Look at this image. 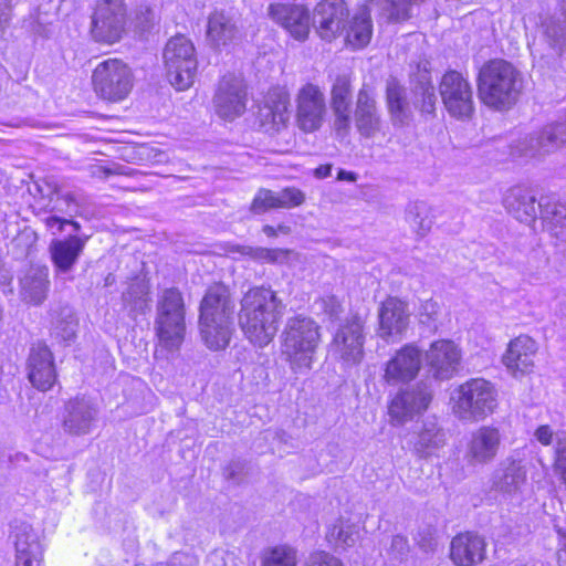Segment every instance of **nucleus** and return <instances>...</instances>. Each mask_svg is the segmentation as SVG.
Here are the masks:
<instances>
[{"mask_svg":"<svg viewBox=\"0 0 566 566\" xmlns=\"http://www.w3.org/2000/svg\"><path fill=\"white\" fill-rule=\"evenodd\" d=\"M76 322L70 316L66 321L57 322L54 328V333L57 337H61L64 342H71L76 335Z\"/></svg>","mask_w":566,"mask_h":566,"instance_id":"nucleus-50","label":"nucleus"},{"mask_svg":"<svg viewBox=\"0 0 566 566\" xmlns=\"http://www.w3.org/2000/svg\"><path fill=\"white\" fill-rule=\"evenodd\" d=\"M332 165H321L315 169V176L317 178H326L331 176Z\"/></svg>","mask_w":566,"mask_h":566,"instance_id":"nucleus-59","label":"nucleus"},{"mask_svg":"<svg viewBox=\"0 0 566 566\" xmlns=\"http://www.w3.org/2000/svg\"><path fill=\"white\" fill-rule=\"evenodd\" d=\"M378 335L381 338L399 337L407 331L409 325L410 313L408 305L397 297H388L378 310Z\"/></svg>","mask_w":566,"mask_h":566,"instance_id":"nucleus-28","label":"nucleus"},{"mask_svg":"<svg viewBox=\"0 0 566 566\" xmlns=\"http://www.w3.org/2000/svg\"><path fill=\"white\" fill-rule=\"evenodd\" d=\"M422 364V352L415 345H405L387 363L384 378L390 384L407 382L416 378Z\"/></svg>","mask_w":566,"mask_h":566,"instance_id":"nucleus-26","label":"nucleus"},{"mask_svg":"<svg viewBox=\"0 0 566 566\" xmlns=\"http://www.w3.org/2000/svg\"><path fill=\"white\" fill-rule=\"evenodd\" d=\"M247 462L241 460L230 461L223 469V476L228 481L237 484L241 483L245 476Z\"/></svg>","mask_w":566,"mask_h":566,"instance_id":"nucleus-47","label":"nucleus"},{"mask_svg":"<svg viewBox=\"0 0 566 566\" xmlns=\"http://www.w3.org/2000/svg\"><path fill=\"white\" fill-rule=\"evenodd\" d=\"M478 96L488 107L507 111L522 92V73L509 61L493 59L482 65L476 78Z\"/></svg>","mask_w":566,"mask_h":566,"instance_id":"nucleus-4","label":"nucleus"},{"mask_svg":"<svg viewBox=\"0 0 566 566\" xmlns=\"http://www.w3.org/2000/svg\"><path fill=\"white\" fill-rule=\"evenodd\" d=\"M235 304L229 289L223 284L210 286L199 306V333L203 344L211 350L224 349L233 333Z\"/></svg>","mask_w":566,"mask_h":566,"instance_id":"nucleus-3","label":"nucleus"},{"mask_svg":"<svg viewBox=\"0 0 566 566\" xmlns=\"http://www.w3.org/2000/svg\"><path fill=\"white\" fill-rule=\"evenodd\" d=\"M307 566H343V564L328 553L317 552L310 556Z\"/></svg>","mask_w":566,"mask_h":566,"instance_id":"nucleus-54","label":"nucleus"},{"mask_svg":"<svg viewBox=\"0 0 566 566\" xmlns=\"http://www.w3.org/2000/svg\"><path fill=\"white\" fill-rule=\"evenodd\" d=\"M486 543L482 536L473 532L455 535L450 545V558L457 566H473L485 557Z\"/></svg>","mask_w":566,"mask_h":566,"instance_id":"nucleus-32","label":"nucleus"},{"mask_svg":"<svg viewBox=\"0 0 566 566\" xmlns=\"http://www.w3.org/2000/svg\"><path fill=\"white\" fill-rule=\"evenodd\" d=\"M496 396L492 382L483 378L469 379L454 391L453 411L462 420H482L495 410Z\"/></svg>","mask_w":566,"mask_h":566,"instance_id":"nucleus-8","label":"nucleus"},{"mask_svg":"<svg viewBox=\"0 0 566 566\" xmlns=\"http://www.w3.org/2000/svg\"><path fill=\"white\" fill-rule=\"evenodd\" d=\"M290 95L283 88L270 90L259 109L260 125L265 133L274 134L286 127L290 119Z\"/></svg>","mask_w":566,"mask_h":566,"instance_id":"nucleus-24","label":"nucleus"},{"mask_svg":"<svg viewBox=\"0 0 566 566\" xmlns=\"http://www.w3.org/2000/svg\"><path fill=\"white\" fill-rule=\"evenodd\" d=\"M546 263V259L539 250H533L527 258V262L521 264V269L528 275H534Z\"/></svg>","mask_w":566,"mask_h":566,"instance_id":"nucleus-52","label":"nucleus"},{"mask_svg":"<svg viewBox=\"0 0 566 566\" xmlns=\"http://www.w3.org/2000/svg\"><path fill=\"white\" fill-rule=\"evenodd\" d=\"M409 551L410 546L407 537L402 535H395L392 537L389 553L395 559L402 560L408 555Z\"/></svg>","mask_w":566,"mask_h":566,"instance_id":"nucleus-53","label":"nucleus"},{"mask_svg":"<svg viewBox=\"0 0 566 566\" xmlns=\"http://www.w3.org/2000/svg\"><path fill=\"white\" fill-rule=\"evenodd\" d=\"M439 93L448 113L458 119H470L474 114L473 91L469 81L458 71L443 74Z\"/></svg>","mask_w":566,"mask_h":566,"instance_id":"nucleus-13","label":"nucleus"},{"mask_svg":"<svg viewBox=\"0 0 566 566\" xmlns=\"http://www.w3.org/2000/svg\"><path fill=\"white\" fill-rule=\"evenodd\" d=\"M28 379L34 388L46 391L56 380L53 354L50 348L38 343L32 345L27 359Z\"/></svg>","mask_w":566,"mask_h":566,"instance_id":"nucleus-23","label":"nucleus"},{"mask_svg":"<svg viewBox=\"0 0 566 566\" xmlns=\"http://www.w3.org/2000/svg\"><path fill=\"white\" fill-rule=\"evenodd\" d=\"M127 21L124 0H96L91 17L92 38L99 43L114 44L126 33Z\"/></svg>","mask_w":566,"mask_h":566,"instance_id":"nucleus-11","label":"nucleus"},{"mask_svg":"<svg viewBox=\"0 0 566 566\" xmlns=\"http://www.w3.org/2000/svg\"><path fill=\"white\" fill-rule=\"evenodd\" d=\"M338 180L356 181V174L340 169L337 175Z\"/></svg>","mask_w":566,"mask_h":566,"instance_id":"nucleus-60","label":"nucleus"},{"mask_svg":"<svg viewBox=\"0 0 566 566\" xmlns=\"http://www.w3.org/2000/svg\"><path fill=\"white\" fill-rule=\"evenodd\" d=\"M97 416L98 408L91 399L75 397L65 403L62 429L70 436H86L91 433Z\"/></svg>","mask_w":566,"mask_h":566,"instance_id":"nucleus-21","label":"nucleus"},{"mask_svg":"<svg viewBox=\"0 0 566 566\" xmlns=\"http://www.w3.org/2000/svg\"><path fill=\"white\" fill-rule=\"evenodd\" d=\"M537 353L535 340L526 335H521L510 342L503 363L515 377H522L534 370V357Z\"/></svg>","mask_w":566,"mask_h":566,"instance_id":"nucleus-29","label":"nucleus"},{"mask_svg":"<svg viewBox=\"0 0 566 566\" xmlns=\"http://www.w3.org/2000/svg\"><path fill=\"white\" fill-rule=\"evenodd\" d=\"M247 85L241 76L226 74L218 83L213 107L216 114L226 120H233L245 112Z\"/></svg>","mask_w":566,"mask_h":566,"instance_id":"nucleus-15","label":"nucleus"},{"mask_svg":"<svg viewBox=\"0 0 566 566\" xmlns=\"http://www.w3.org/2000/svg\"><path fill=\"white\" fill-rule=\"evenodd\" d=\"M352 83L347 75H338L331 88V109L334 115V129L337 136L346 137L352 124Z\"/></svg>","mask_w":566,"mask_h":566,"instance_id":"nucleus-25","label":"nucleus"},{"mask_svg":"<svg viewBox=\"0 0 566 566\" xmlns=\"http://www.w3.org/2000/svg\"><path fill=\"white\" fill-rule=\"evenodd\" d=\"M326 538L335 547H353L359 538V525L340 517L328 530Z\"/></svg>","mask_w":566,"mask_h":566,"instance_id":"nucleus-40","label":"nucleus"},{"mask_svg":"<svg viewBox=\"0 0 566 566\" xmlns=\"http://www.w3.org/2000/svg\"><path fill=\"white\" fill-rule=\"evenodd\" d=\"M271 209H277L275 192L261 188L252 200L250 211L255 214H262Z\"/></svg>","mask_w":566,"mask_h":566,"instance_id":"nucleus-46","label":"nucleus"},{"mask_svg":"<svg viewBox=\"0 0 566 566\" xmlns=\"http://www.w3.org/2000/svg\"><path fill=\"white\" fill-rule=\"evenodd\" d=\"M405 221L418 239L424 238L433 224L430 207L424 201L409 202L405 209Z\"/></svg>","mask_w":566,"mask_h":566,"instance_id":"nucleus-39","label":"nucleus"},{"mask_svg":"<svg viewBox=\"0 0 566 566\" xmlns=\"http://www.w3.org/2000/svg\"><path fill=\"white\" fill-rule=\"evenodd\" d=\"M88 235L69 234L64 239H54L49 245L52 263L59 273H69L84 251Z\"/></svg>","mask_w":566,"mask_h":566,"instance_id":"nucleus-31","label":"nucleus"},{"mask_svg":"<svg viewBox=\"0 0 566 566\" xmlns=\"http://www.w3.org/2000/svg\"><path fill=\"white\" fill-rule=\"evenodd\" d=\"M444 443L446 433L443 429L439 427L434 418H428L423 421L413 449L420 458H428L442 448Z\"/></svg>","mask_w":566,"mask_h":566,"instance_id":"nucleus-37","label":"nucleus"},{"mask_svg":"<svg viewBox=\"0 0 566 566\" xmlns=\"http://www.w3.org/2000/svg\"><path fill=\"white\" fill-rule=\"evenodd\" d=\"M262 231L268 237H276L277 235V230L274 227L270 226V224H265L263 227Z\"/></svg>","mask_w":566,"mask_h":566,"instance_id":"nucleus-61","label":"nucleus"},{"mask_svg":"<svg viewBox=\"0 0 566 566\" xmlns=\"http://www.w3.org/2000/svg\"><path fill=\"white\" fill-rule=\"evenodd\" d=\"M382 116L375 87L364 83L356 97L354 124L364 138H374L382 128Z\"/></svg>","mask_w":566,"mask_h":566,"instance_id":"nucleus-18","label":"nucleus"},{"mask_svg":"<svg viewBox=\"0 0 566 566\" xmlns=\"http://www.w3.org/2000/svg\"><path fill=\"white\" fill-rule=\"evenodd\" d=\"M52 193L56 195V205L54 209L65 211L70 216L77 211V203L71 192L61 193L57 187H54Z\"/></svg>","mask_w":566,"mask_h":566,"instance_id":"nucleus-49","label":"nucleus"},{"mask_svg":"<svg viewBox=\"0 0 566 566\" xmlns=\"http://www.w3.org/2000/svg\"><path fill=\"white\" fill-rule=\"evenodd\" d=\"M365 321L358 314H352L338 327L333 346L342 361L347 366L360 364L364 358Z\"/></svg>","mask_w":566,"mask_h":566,"instance_id":"nucleus-14","label":"nucleus"},{"mask_svg":"<svg viewBox=\"0 0 566 566\" xmlns=\"http://www.w3.org/2000/svg\"><path fill=\"white\" fill-rule=\"evenodd\" d=\"M148 294V285L144 281L137 280L129 284L122 298L132 314L139 315L149 310Z\"/></svg>","mask_w":566,"mask_h":566,"instance_id":"nucleus-41","label":"nucleus"},{"mask_svg":"<svg viewBox=\"0 0 566 566\" xmlns=\"http://www.w3.org/2000/svg\"><path fill=\"white\" fill-rule=\"evenodd\" d=\"M35 241V233L29 229H24L13 238L11 244L14 249H20V255H28Z\"/></svg>","mask_w":566,"mask_h":566,"instance_id":"nucleus-48","label":"nucleus"},{"mask_svg":"<svg viewBox=\"0 0 566 566\" xmlns=\"http://www.w3.org/2000/svg\"><path fill=\"white\" fill-rule=\"evenodd\" d=\"M541 218L553 227H566V206L558 202L539 201Z\"/></svg>","mask_w":566,"mask_h":566,"instance_id":"nucleus-44","label":"nucleus"},{"mask_svg":"<svg viewBox=\"0 0 566 566\" xmlns=\"http://www.w3.org/2000/svg\"><path fill=\"white\" fill-rule=\"evenodd\" d=\"M49 286L48 266L33 264L20 277V296L28 304L40 305L48 296Z\"/></svg>","mask_w":566,"mask_h":566,"instance_id":"nucleus-34","label":"nucleus"},{"mask_svg":"<svg viewBox=\"0 0 566 566\" xmlns=\"http://www.w3.org/2000/svg\"><path fill=\"white\" fill-rule=\"evenodd\" d=\"M261 566H296V553L285 545L268 548L262 555Z\"/></svg>","mask_w":566,"mask_h":566,"instance_id":"nucleus-43","label":"nucleus"},{"mask_svg":"<svg viewBox=\"0 0 566 566\" xmlns=\"http://www.w3.org/2000/svg\"><path fill=\"white\" fill-rule=\"evenodd\" d=\"M543 28L548 46L562 56L566 52V0L560 2V13L546 19Z\"/></svg>","mask_w":566,"mask_h":566,"instance_id":"nucleus-38","label":"nucleus"},{"mask_svg":"<svg viewBox=\"0 0 566 566\" xmlns=\"http://www.w3.org/2000/svg\"><path fill=\"white\" fill-rule=\"evenodd\" d=\"M412 102L408 98L407 88L395 76H389L385 85V99L390 120L394 126L403 127L412 119V107L422 114L432 115L436 111L437 95L431 81L428 63L418 64L411 75Z\"/></svg>","mask_w":566,"mask_h":566,"instance_id":"nucleus-2","label":"nucleus"},{"mask_svg":"<svg viewBox=\"0 0 566 566\" xmlns=\"http://www.w3.org/2000/svg\"><path fill=\"white\" fill-rule=\"evenodd\" d=\"M95 93L108 102L125 99L134 86V75L130 67L118 59L101 62L92 74Z\"/></svg>","mask_w":566,"mask_h":566,"instance_id":"nucleus-10","label":"nucleus"},{"mask_svg":"<svg viewBox=\"0 0 566 566\" xmlns=\"http://www.w3.org/2000/svg\"><path fill=\"white\" fill-rule=\"evenodd\" d=\"M439 314V305L436 301L429 298L422 302L420 306V323L424 325H430L433 323Z\"/></svg>","mask_w":566,"mask_h":566,"instance_id":"nucleus-51","label":"nucleus"},{"mask_svg":"<svg viewBox=\"0 0 566 566\" xmlns=\"http://www.w3.org/2000/svg\"><path fill=\"white\" fill-rule=\"evenodd\" d=\"M235 251L242 255H248L259 262L276 263L283 262L287 259L289 250L284 249H268L262 247L238 245Z\"/></svg>","mask_w":566,"mask_h":566,"instance_id":"nucleus-42","label":"nucleus"},{"mask_svg":"<svg viewBox=\"0 0 566 566\" xmlns=\"http://www.w3.org/2000/svg\"><path fill=\"white\" fill-rule=\"evenodd\" d=\"M527 480V470L521 459L507 457L503 459L491 476V489L507 495L521 492Z\"/></svg>","mask_w":566,"mask_h":566,"instance_id":"nucleus-27","label":"nucleus"},{"mask_svg":"<svg viewBox=\"0 0 566 566\" xmlns=\"http://www.w3.org/2000/svg\"><path fill=\"white\" fill-rule=\"evenodd\" d=\"M426 363L431 376L437 380L451 379L459 370L461 350L449 339L431 343L426 352Z\"/></svg>","mask_w":566,"mask_h":566,"instance_id":"nucleus-20","label":"nucleus"},{"mask_svg":"<svg viewBox=\"0 0 566 566\" xmlns=\"http://www.w3.org/2000/svg\"><path fill=\"white\" fill-rule=\"evenodd\" d=\"M506 211L515 219L524 223H532L539 211V202L528 190L516 187L507 191L503 199Z\"/></svg>","mask_w":566,"mask_h":566,"instance_id":"nucleus-35","label":"nucleus"},{"mask_svg":"<svg viewBox=\"0 0 566 566\" xmlns=\"http://www.w3.org/2000/svg\"><path fill=\"white\" fill-rule=\"evenodd\" d=\"M11 0H0V33L6 29L11 19Z\"/></svg>","mask_w":566,"mask_h":566,"instance_id":"nucleus-56","label":"nucleus"},{"mask_svg":"<svg viewBox=\"0 0 566 566\" xmlns=\"http://www.w3.org/2000/svg\"><path fill=\"white\" fill-rule=\"evenodd\" d=\"M286 304L271 287L254 286L244 293L239 312V325L255 346L270 344L277 333Z\"/></svg>","mask_w":566,"mask_h":566,"instance_id":"nucleus-1","label":"nucleus"},{"mask_svg":"<svg viewBox=\"0 0 566 566\" xmlns=\"http://www.w3.org/2000/svg\"><path fill=\"white\" fill-rule=\"evenodd\" d=\"M348 17L349 10L344 0H322L313 10L311 27L322 40L332 42L344 34Z\"/></svg>","mask_w":566,"mask_h":566,"instance_id":"nucleus-16","label":"nucleus"},{"mask_svg":"<svg viewBox=\"0 0 566 566\" xmlns=\"http://www.w3.org/2000/svg\"><path fill=\"white\" fill-rule=\"evenodd\" d=\"M12 536L15 547V565L40 566L43 547L35 530L28 523H20L14 526Z\"/></svg>","mask_w":566,"mask_h":566,"instance_id":"nucleus-30","label":"nucleus"},{"mask_svg":"<svg viewBox=\"0 0 566 566\" xmlns=\"http://www.w3.org/2000/svg\"><path fill=\"white\" fill-rule=\"evenodd\" d=\"M207 35L214 46H224L239 35L237 19L224 11H214L208 20Z\"/></svg>","mask_w":566,"mask_h":566,"instance_id":"nucleus-36","label":"nucleus"},{"mask_svg":"<svg viewBox=\"0 0 566 566\" xmlns=\"http://www.w3.org/2000/svg\"><path fill=\"white\" fill-rule=\"evenodd\" d=\"M282 354L293 370L310 369L321 334L316 322L304 315L290 317L282 332Z\"/></svg>","mask_w":566,"mask_h":566,"instance_id":"nucleus-6","label":"nucleus"},{"mask_svg":"<svg viewBox=\"0 0 566 566\" xmlns=\"http://www.w3.org/2000/svg\"><path fill=\"white\" fill-rule=\"evenodd\" d=\"M277 209H290L298 207L305 201V195L297 188L286 187L275 192Z\"/></svg>","mask_w":566,"mask_h":566,"instance_id":"nucleus-45","label":"nucleus"},{"mask_svg":"<svg viewBox=\"0 0 566 566\" xmlns=\"http://www.w3.org/2000/svg\"><path fill=\"white\" fill-rule=\"evenodd\" d=\"M326 114L325 95L317 85L308 83L297 93L296 123L305 133L321 128Z\"/></svg>","mask_w":566,"mask_h":566,"instance_id":"nucleus-17","label":"nucleus"},{"mask_svg":"<svg viewBox=\"0 0 566 566\" xmlns=\"http://www.w3.org/2000/svg\"><path fill=\"white\" fill-rule=\"evenodd\" d=\"M164 63L167 78L178 91L189 88L195 81L198 69L196 49L191 40L177 34L165 45Z\"/></svg>","mask_w":566,"mask_h":566,"instance_id":"nucleus-9","label":"nucleus"},{"mask_svg":"<svg viewBox=\"0 0 566 566\" xmlns=\"http://www.w3.org/2000/svg\"><path fill=\"white\" fill-rule=\"evenodd\" d=\"M276 230H277V232H281L284 234H289L291 232V228L285 224H280Z\"/></svg>","mask_w":566,"mask_h":566,"instance_id":"nucleus-62","label":"nucleus"},{"mask_svg":"<svg viewBox=\"0 0 566 566\" xmlns=\"http://www.w3.org/2000/svg\"><path fill=\"white\" fill-rule=\"evenodd\" d=\"M115 282V276L109 273L106 277H105V286H109L112 285L113 283Z\"/></svg>","mask_w":566,"mask_h":566,"instance_id":"nucleus-63","label":"nucleus"},{"mask_svg":"<svg viewBox=\"0 0 566 566\" xmlns=\"http://www.w3.org/2000/svg\"><path fill=\"white\" fill-rule=\"evenodd\" d=\"M268 15L297 41H305L311 30L312 14L303 4L276 2L268 7Z\"/></svg>","mask_w":566,"mask_h":566,"instance_id":"nucleus-19","label":"nucleus"},{"mask_svg":"<svg viewBox=\"0 0 566 566\" xmlns=\"http://www.w3.org/2000/svg\"><path fill=\"white\" fill-rule=\"evenodd\" d=\"M65 224L72 226L73 232H74L73 234L78 235V232L81 230V224L77 221L63 219V218H60L56 216H52L46 219V226L51 229L56 227L60 232H62L64 230Z\"/></svg>","mask_w":566,"mask_h":566,"instance_id":"nucleus-55","label":"nucleus"},{"mask_svg":"<svg viewBox=\"0 0 566 566\" xmlns=\"http://www.w3.org/2000/svg\"><path fill=\"white\" fill-rule=\"evenodd\" d=\"M501 446V434L494 427L483 426L471 436L467 457L472 464H486L493 461Z\"/></svg>","mask_w":566,"mask_h":566,"instance_id":"nucleus-33","label":"nucleus"},{"mask_svg":"<svg viewBox=\"0 0 566 566\" xmlns=\"http://www.w3.org/2000/svg\"><path fill=\"white\" fill-rule=\"evenodd\" d=\"M155 331L159 343L169 350L178 349L186 334V305L177 287L165 289L158 296Z\"/></svg>","mask_w":566,"mask_h":566,"instance_id":"nucleus-7","label":"nucleus"},{"mask_svg":"<svg viewBox=\"0 0 566 566\" xmlns=\"http://www.w3.org/2000/svg\"><path fill=\"white\" fill-rule=\"evenodd\" d=\"M557 533L559 535V547L557 551L558 566H566V531L558 528Z\"/></svg>","mask_w":566,"mask_h":566,"instance_id":"nucleus-58","label":"nucleus"},{"mask_svg":"<svg viewBox=\"0 0 566 566\" xmlns=\"http://www.w3.org/2000/svg\"><path fill=\"white\" fill-rule=\"evenodd\" d=\"M534 434L543 446H549L553 441V430L547 424L539 426Z\"/></svg>","mask_w":566,"mask_h":566,"instance_id":"nucleus-57","label":"nucleus"},{"mask_svg":"<svg viewBox=\"0 0 566 566\" xmlns=\"http://www.w3.org/2000/svg\"><path fill=\"white\" fill-rule=\"evenodd\" d=\"M566 144V122L546 125L539 132L526 137L518 145L521 155L541 158Z\"/></svg>","mask_w":566,"mask_h":566,"instance_id":"nucleus-22","label":"nucleus"},{"mask_svg":"<svg viewBox=\"0 0 566 566\" xmlns=\"http://www.w3.org/2000/svg\"><path fill=\"white\" fill-rule=\"evenodd\" d=\"M432 398L433 389L428 379L399 390L388 406L390 422L403 424L411 421L428 409Z\"/></svg>","mask_w":566,"mask_h":566,"instance_id":"nucleus-12","label":"nucleus"},{"mask_svg":"<svg viewBox=\"0 0 566 566\" xmlns=\"http://www.w3.org/2000/svg\"><path fill=\"white\" fill-rule=\"evenodd\" d=\"M422 0H368L345 25V40L355 49L366 46L373 34L370 13L375 12L386 22H402L411 18L412 7Z\"/></svg>","mask_w":566,"mask_h":566,"instance_id":"nucleus-5","label":"nucleus"}]
</instances>
